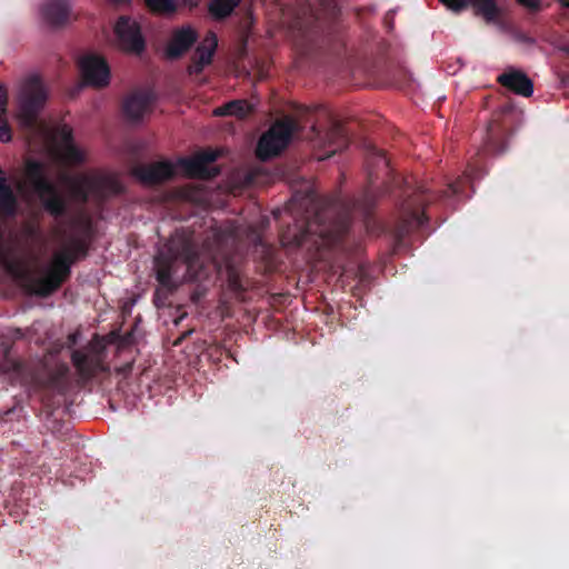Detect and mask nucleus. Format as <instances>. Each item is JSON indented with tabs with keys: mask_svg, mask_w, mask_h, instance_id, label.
I'll return each instance as SVG.
<instances>
[{
	"mask_svg": "<svg viewBox=\"0 0 569 569\" xmlns=\"http://www.w3.org/2000/svg\"><path fill=\"white\" fill-rule=\"evenodd\" d=\"M366 163L369 188L352 206L337 199L321 201L313 192L302 198L308 207L301 224L297 226L298 231L293 234L295 244L301 247L310 242L317 249L341 246L350 230L352 209H361L367 219L371 214L378 198L372 188L379 179L380 171L388 176L381 194L397 192L400 201V218L395 228L398 242H402L410 232L425 226L428 221L425 209L429 203L462 194L465 186L471 183L476 174L473 170H468L463 177L448 183L446 189L433 191L425 184L413 187L407 179L391 174L389 159L375 146L368 148Z\"/></svg>",
	"mask_w": 569,
	"mask_h": 569,
	"instance_id": "obj_1",
	"label": "nucleus"
},
{
	"mask_svg": "<svg viewBox=\"0 0 569 569\" xmlns=\"http://www.w3.org/2000/svg\"><path fill=\"white\" fill-rule=\"evenodd\" d=\"M80 234L72 236L68 244L54 253L47 273L28 283V290L38 297L47 298L60 289L71 274V266L87 257L92 238V223L90 219L79 220Z\"/></svg>",
	"mask_w": 569,
	"mask_h": 569,
	"instance_id": "obj_2",
	"label": "nucleus"
},
{
	"mask_svg": "<svg viewBox=\"0 0 569 569\" xmlns=\"http://www.w3.org/2000/svg\"><path fill=\"white\" fill-rule=\"evenodd\" d=\"M11 369L20 379L21 386L29 392L38 395L42 405L52 410V393L63 395L68 387L70 368L67 363L60 362L54 368L43 366L38 369H30L18 360L11 361Z\"/></svg>",
	"mask_w": 569,
	"mask_h": 569,
	"instance_id": "obj_3",
	"label": "nucleus"
},
{
	"mask_svg": "<svg viewBox=\"0 0 569 569\" xmlns=\"http://www.w3.org/2000/svg\"><path fill=\"white\" fill-rule=\"evenodd\" d=\"M319 109L321 108L317 107L315 109H310L305 107L299 111L300 119L284 117L283 119L277 120L260 137L256 149L257 157L260 160L266 161L278 156L287 148L292 136L300 132L305 124L311 122L309 117Z\"/></svg>",
	"mask_w": 569,
	"mask_h": 569,
	"instance_id": "obj_4",
	"label": "nucleus"
},
{
	"mask_svg": "<svg viewBox=\"0 0 569 569\" xmlns=\"http://www.w3.org/2000/svg\"><path fill=\"white\" fill-rule=\"evenodd\" d=\"M318 7L308 3L307 8L302 9V14H309L312 20L311 28L317 31L321 28L322 21L329 23L326 34H323L321 43L312 44V47L323 50L332 56H339L345 48V39L337 24L338 17L340 14V8L338 0H316Z\"/></svg>",
	"mask_w": 569,
	"mask_h": 569,
	"instance_id": "obj_5",
	"label": "nucleus"
},
{
	"mask_svg": "<svg viewBox=\"0 0 569 569\" xmlns=\"http://www.w3.org/2000/svg\"><path fill=\"white\" fill-rule=\"evenodd\" d=\"M169 256L159 254L154 259L157 281L166 288L172 287V266L176 260L183 261L189 268L198 266L200 253L191 234L177 232L168 243Z\"/></svg>",
	"mask_w": 569,
	"mask_h": 569,
	"instance_id": "obj_6",
	"label": "nucleus"
},
{
	"mask_svg": "<svg viewBox=\"0 0 569 569\" xmlns=\"http://www.w3.org/2000/svg\"><path fill=\"white\" fill-rule=\"evenodd\" d=\"M26 173L44 210L54 218L64 216L67 203L56 186L46 177L42 163L36 160L29 161Z\"/></svg>",
	"mask_w": 569,
	"mask_h": 569,
	"instance_id": "obj_7",
	"label": "nucleus"
},
{
	"mask_svg": "<svg viewBox=\"0 0 569 569\" xmlns=\"http://www.w3.org/2000/svg\"><path fill=\"white\" fill-rule=\"evenodd\" d=\"M47 101V91L41 79L37 76L28 78L21 86L18 97V118L20 123L34 129L38 116Z\"/></svg>",
	"mask_w": 569,
	"mask_h": 569,
	"instance_id": "obj_8",
	"label": "nucleus"
},
{
	"mask_svg": "<svg viewBox=\"0 0 569 569\" xmlns=\"http://www.w3.org/2000/svg\"><path fill=\"white\" fill-rule=\"evenodd\" d=\"M72 192L81 203L92 199L102 204L110 197L122 192V186L118 179L110 176H82L73 181Z\"/></svg>",
	"mask_w": 569,
	"mask_h": 569,
	"instance_id": "obj_9",
	"label": "nucleus"
},
{
	"mask_svg": "<svg viewBox=\"0 0 569 569\" xmlns=\"http://www.w3.org/2000/svg\"><path fill=\"white\" fill-rule=\"evenodd\" d=\"M228 242V234L222 231H213L212 236L204 241L203 247L210 258L216 262L221 264V262L227 266V281L228 287L237 292L240 293L244 290L240 276L236 268L233 267V263L228 254L220 253L223 249V246Z\"/></svg>",
	"mask_w": 569,
	"mask_h": 569,
	"instance_id": "obj_10",
	"label": "nucleus"
},
{
	"mask_svg": "<svg viewBox=\"0 0 569 569\" xmlns=\"http://www.w3.org/2000/svg\"><path fill=\"white\" fill-rule=\"evenodd\" d=\"M114 34L119 47L132 53H141L146 48L140 26L127 16H121L114 26Z\"/></svg>",
	"mask_w": 569,
	"mask_h": 569,
	"instance_id": "obj_11",
	"label": "nucleus"
},
{
	"mask_svg": "<svg viewBox=\"0 0 569 569\" xmlns=\"http://www.w3.org/2000/svg\"><path fill=\"white\" fill-rule=\"evenodd\" d=\"M79 68L84 84L104 88L110 82V68L107 60L98 54H87L79 60Z\"/></svg>",
	"mask_w": 569,
	"mask_h": 569,
	"instance_id": "obj_12",
	"label": "nucleus"
},
{
	"mask_svg": "<svg viewBox=\"0 0 569 569\" xmlns=\"http://www.w3.org/2000/svg\"><path fill=\"white\" fill-rule=\"evenodd\" d=\"M132 174L142 183L154 186L172 179L176 168L170 161H158L134 167Z\"/></svg>",
	"mask_w": 569,
	"mask_h": 569,
	"instance_id": "obj_13",
	"label": "nucleus"
},
{
	"mask_svg": "<svg viewBox=\"0 0 569 569\" xmlns=\"http://www.w3.org/2000/svg\"><path fill=\"white\" fill-rule=\"evenodd\" d=\"M154 94L150 89H138L131 92L122 103L123 116L130 121H139L150 111Z\"/></svg>",
	"mask_w": 569,
	"mask_h": 569,
	"instance_id": "obj_14",
	"label": "nucleus"
},
{
	"mask_svg": "<svg viewBox=\"0 0 569 569\" xmlns=\"http://www.w3.org/2000/svg\"><path fill=\"white\" fill-rule=\"evenodd\" d=\"M218 159V152L204 150L197 153L193 158L182 159L180 162L189 176L210 179L219 173L218 169H210L209 164Z\"/></svg>",
	"mask_w": 569,
	"mask_h": 569,
	"instance_id": "obj_15",
	"label": "nucleus"
},
{
	"mask_svg": "<svg viewBox=\"0 0 569 569\" xmlns=\"http://www.w3.org/2000/svg\"><path fill=\"white\" fill-rule=\"evenodd\" d=\"M71 361L80 380L83 382L90 381L99 372L108 371V367L103 365L99 356L90 355L81 350L72 351Z\"/></svg>",
	"mask_w": 569,
	"mask_h": 569,
	"instance_id": "obj_16",
	"label": "nucleus"
},
{
	"mask_svg": "<svg viewBox=\"0 0 569 569\" xmlns=\"http://www.w3.org/2000/svg\"><path fill=\"white\" fill-rule=\"evenodd\" d=\"M197 40L198 33L190 26L176 29L166 48L167 57L171 60L179 59L190 50Z\"/></svg>",
	"mask_w": 569,
	"mask_h": 569,
	"instance_id": "obj_17",
	"label": "nucleus"
},
{
	"mask_svg": "<svg viewBox=\"0 0 569 569\" xmlns=\"http://www.w3.org/2000/svg\"><path fill=\"white\" fill-rule=\"evenodd\" d=\"M217 46V36L211 31L208 32L191 57V63L188 66L189 74H200L204 67L212 62Z\"/></svg>",
	"mask_w": 569,
	"mask_h": 569,
	"instance_id": "obj_18",
	"label": "nucleus"
},
{
	"mask_svg": "<svg viewBox=\"0 0 569 569\" xmlns=\"http://www.w3.org/2000/svg\"><path fill=\"white\" fill-rule=\"evenodd\" d=\"M440 2L455 13L466 10L471 2L487 22L496 21L501 13L496 0H440Z\"/></svg>",
	"mask_w": 569,
	"mask_h": 569,
	"instance_id": "obj_19",
	"label": "nucleus"
},
{
	"mask_svg": "<svg viewBox=\"0 0 569 569\" xmlns=\"http://www.w3.org/2000/svg\"><path fill=\"white\" fill-rule=\"evenodd\" d=\"M311 132L315 137L323 139V144L331 150L329 151V156L335 154L338 151H342L349 144L348 133L339 121H331L329 129L321 136V132L318 130L315 122H311Z\"/></svg>",
	"mask_w": 569,
	"mask_h": 569,
	"instance_id": "obj_20",
	"label": "nucleus"
},
{
	"mask_svg": "<svg viewBox=\"0 0 569 569\" xmlns=\"http://www.w3.org/2000/svg\"><path fill=\"white\" fill-rule=\"evenodd\" d=\"M498 82L506 89L522 97H530L533 93V83L522 71L510 69L498 77Z\"/></svg>",
	"mask_w": 569,
	"mask_h": 569,
	"instance_id": "obj_21",
	"label": "nucleus"
},
{
	"mask_svg": "<svg viewBox=\"0 0 569 569\" xmlns=\"http://www.w3.org/2000/svg\"><path fill=\"white\" fill-rule=\"evenodd\" d=\"M509 139V129L499 122L492 120L486 130L485 148L487 151L499 154L506 151Z\"/></svg>",
	"mask_w": 569,
	"mask_h": 569,
	"instance_id": "obj_22",
	"label": "nucleus"
},
{
	"mask_svg": "<svg viewBox=\"0 0 569 569\" xmlns=\"http://www.w3.org/2000/svg\"><path fill=\"white\" fill-rule=\"evenodd\" d=\"M43 19L52 27H61L69 21L70 3L68 0H47L41 8Z\"/></svg>",
	"mask_w": 569,
	"mask_h": 569,
	"instance_id": "obj_23",
	"label": "nucleus"
},
{
	"mask_svg": "<svg viewBox=\"0 0 569 569\" xmlns=\"http://www.w3.org/2000/svg\"><path fill=\"white\" fill-rule=\"evenodd\" d=\"M252 112V107L246 100H231L214 109L217 117L234 116L239 119L246 118Z\"/></svg>",
	"mask_w": 569,
	"mask_h": 569,
	"instance_id": "obj_24",
	"label": "nucleus"
},
{
	"mask_svg": "<svg viewBox=\"0 0 569 569\" xmlns=\"http://www.w3.org/2000/svg\"><path fill=\"white\" fill-rule=\"evenodd\" d=\"M240 1L241 0H211L208 10L214 19L221 20L230 16Z\"/></svg>",
	"mask_w": 569,
	"mask_h": 569,
	"instance_id": "obj_25",
	"label": "nucleus"
},
{
	"mask_svg": "<svg viewBox=\"0 0 569 569\" xmlns=\"http://www.w3.org/2000/svg\"><path fill=\"white\" fill-rule=\"evenodd\" d=\"M16 197L8 183L0 186V208L6 214H13L16 211Z\"/></svg>",
	"mask_w": 569,
	"mask_h": 569,
	"instance_id": "obj_26",
	"label": "nucleus"
},
{
	"mask_svg": "<svg viewBox=\"0 0 569 569\" xmlns=\"http://www.w3.org/2000/svg\"><path fill=\"white\" fill-rule=\"evenodd\" d=\"M147 7L154 13L171 14L177 11V3L174 0H144Z\"/></svg>",
	"mask_w": 569,
	"mask_h": 569,
	"instance_id": "obj_27",
	"label": "nucleus"
},
{
	"mask_svg": "<svg viewBox=\"0 0 569 569\" xmlns=\"http://www.w3.org/2000/svg\"><path fill=\"white\" fill-rule=\"evenodd\" d=\"M63 158L70 164H79L84 161L82 151L74 143L63 146Z\"/></svg>",
	"mask_w": 569,
	"mask_h": 569,
	"instance_id": "obj_28",
	"label": "nucleus"
},
{
	"mask_svg": "<svg viewBox=\"0 0 569 569\" xmlns=\"http://www.w3.org/2000/svg\"><path fill=\"white\" fill-rule=\"evenodd\" d=\"M518 4L529 9L530 11L538 12L541 10V0H516Z\"/></svg>",
	"mask_w": 569,
	"mask_h": 569,
	"instance_id": "obj_29",
	"label": "nucleus"
},
{
	"mask_svg": "<svg viewBox=\"0 0 569 569\" xmlns=\"http://www.w3.org/2000/svg\"><path fill=\"white\" fill-rule=\"evenodd\" d=\"M61 138H62L64 146H67L69 143H73L72 131L68 127L62 128Z\"/></svg>",
	"mask_w": 569,
	"mask_h": 569,
	"instance_id": "obj_30",
	"label": "nucleus"
},
{
	"mask_svg": "<svg viewBox=\"0 0 569 569\" xmlns=\"http://www.w3.org/2000/svg\"><path fill=\"white\" fill-rule=\"evenodd\" d=\"M4 337L14 341V340L21 339L23 337V333H22L21 329L13 328V329H9Z\"/></svg>",
	"mask_w": 569,
	"mask_h": 569,
	"instance_id": "obj_31",
	"label": "nucleus"
},
{
	"mask_svg": "<svg viewBox=\"0 0 569 569\" xmlns=\"http://www.w3.org/2000/svg\"><path fill=\"white\" fill-rule=\"evenodd\" d=\"M356 277L359 279L360 282H363L367 280V270H366L365 266L360 264L357 267Z\"/></svg>",
	"mask_w": 569,
	"mask_h": 569,
	"instance_id": "obj_32",
	"label": "nucleus"
},
{
	"mask_svg": "<svg viewBox=\"0 0 569 569\" xmlns=\"http://www.w3.org/2000/svg\"><path fill=\"white\" fill-rule=\"evenodd\" d=\"M200 2H201V0H182V1H181V6L187 7V8H189V9H193V8H196Z\"/></svg>",
	"mask_w": 569,
	"mask_h": 569,
	"instance_id": "obj_33",
	"label": "nucleus"
},
{
	"mask_svg": "<svg viewBox=\"0 0 569 569\" xmlns=\"http://www.w3.org/2000/svg\"><path fill=\"white\" fill-rule=\"evenodd\" d=\"M308 24H309V22L305 21V19L302 17H298V19L296 21L297 28H299L300 30H305L309 27Z\"/></svg>",
	"mask_w": 569,
	"mask_h": 569,
	"instance_id": "obj_34",
	"label": "nucleus"
},
{
	"mask_svg": "<svg viewBox=\"0 0 569 569\" xmlns=\"http://www.w3.org/2000/svg\"><path fill=\"white\" fill-rule=\"evenodd\" d=\"M1 346H2V348H3V355H4V358H6L7 360H9L10 351H11V346L7 345L4 341H2Z\"/></svg>",
	"mask_w": 569,
	"mask_h": 569,
	"instance_id": "obj_35",
	"label": "nucleus"
},
{
	"mask_svg": "<svg viewBox=\"0 0 569 569\" xmlns=\"http://www.w3.org/2000/svg\"><path fill=\"white\" fill-rule=\"evenodd\" d=\"M558 49L560 51L566 52L567 54H569V44L568 43L559 46Z\"/></svg>",
	"mask_w": 569,
	"mask_h": 569,
	"instance_id": "obj_36",
	"label": "nucleus"
},
{
	"mask_svg": "<svg viewBox=\"0 0 569 569\" xmlns=\"http://www.w3.org/2000/svg\"><path fill=\"white\" fill-rule=\"evenodd\" d=\"M563 8H569V0H558Z\"/></svg>",
	"mask_w": 569,
	"mask_h": 569,
	"instance_id": "obj_37",
	"label": "nucleus"
},
{
	"mask_svg": "<svg viewBox=\"0 0 569 569\" xmlns=\"http://www.w3.org/2000/svg\"><path fill=\"white\" fill-rule=\"evenodd\" d=\"M183 338H184V335H183L182 337H180L177 341H174V343H173V345H174V346H178V345L181 342V340H182Z\"/></svg>",
	"mask_w": 569,
	"mask_h": 569,
	"instance_id": "obj_38",
	"label": "nucleus"
},
{
	"mask_svg": "<svg viewBox=\"0 0 569 569\" xmlns=\"http://www.w3.org/2000/svg\"><path fill=\"white\" fill-rule=\"evenodd\" d=\"M70 339H71L72 342H76V337L74 336L70 337Z\"/></svg>",
	"mask_w": 569,
	"mask_h": 569,
	"instance_id": "obj_39",
	"label": "nucleus"
}]
</instances>
